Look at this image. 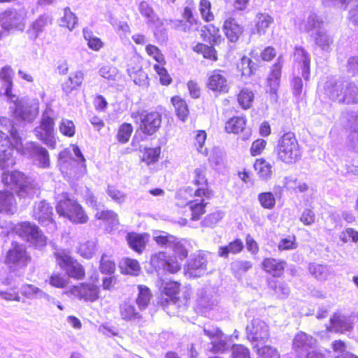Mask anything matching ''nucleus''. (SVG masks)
Segmentation results:
<instances>
[{"label": "nucleus", "instance_id": "nucleus-1", "mask_svg": "<svg viewBox=\"0 0 358 358\" xmlns=\"http://www.w3.org/2000/svg\"><path fill=\"white\" fill-rule=\"evenodd\" d=\"M277 159L291 165L296 164L302 157V150L294 133H284L278 140L275 148Z\"/></svg>", "mask_w": 358, "mask_h": 358}, {"label": "nucleus", "instance_id": "nucleus-2", "mask_svg": "<svg viewBox=\"0 0 358 358\" xmlns=\"http://www.w3.org/2000/svg\"><path fill=\"white\" fill-rule=\"evenodd\" d=\"M55 209L57 214L74 224H85L89 221V216L84 208L71 199L67 193L62 194L57 202Z\"/></svg>", "mask_w": 358, "mask_h": 358}, {"label": "nucleus", "instance_id": "nucleus-3", "mask_svg": "<svg viewBox=\"0 0 358 358\" xmlns=\"http://www.w3.org/2000/svg\"><path fill=\"white\" fill-rule=\"evenodd\" d=\"M2 182L15 191L20 198L29 197L34 193V185L29 178L18 171H5L1 176Z\"/></svg>", "mask_w": 358, "mask_h": 358}, {"label": "nucleus", "instance_id": "nucleus-4", "mask_svg": "<svg viewBox=\"0 0 358 358\" xmlns=\"http://www.w3.org/2000/svg\"><path fill=\"white\" fill-rule=\"evenodd\" d=\"M131 117L136 122L140 119L138 130L145 136L156 134L162 127V115L157 110H136L131 113Z\"/></svg>", "mask_w": 358, "mask_h": 358}, {"label": "nucleus", "instance_id": "nucleus-5", "mask_svg": "<svg viewBox=\"0 0 358 358\" xmlns=\"http://www.w3.org/2000/svg\"><path fill=\"white\" fill-rule=\"evenodd\" d=\"M16 234L25 241L36 248H43L48 244V237L35 224L29 221L21 222L17 224Z\"/></svg>", "mask_w": 358, "mask_h": 358}, {"label": "nucleus", "instance_id": "nucleus-6", "mask_svg": "<svg viewBox=\"0 0 358 358\" xmlns=\"http://www.w3.org/2000/svg\"><path fill=\"white\" fill-rule=\"evenodd\" d=\"M31 256L27 251V247L18 242L14 241L5 256V263L14 269L25 268L31 262Z\"/></svg>", "mask_w": 358, "mask_h": 358}, {"label": "nucleus", "instance_id": "nucleus-7", "mask_svg": "<svg viewBox=\"0 0 358 358\" xmlns=\"http://www.w3.org/2000/svg\"><path fill=\"white\" fill-rule=\"evenodd\" d=\"M181 287V283L178 281L170 280L162 282L159 287L160 294L166 298L160 300L161 304L167 306L169 302H172L178 308L185 306L188 299L186 296H180Z\"/></svg>", "mask_w": 358, "mask_h": 358}, {"label": "nucleus", "instance_id": "nucleus-8", "mask_svg": "<svg viewBox=\"0 0 358 358\" xmlns=\"http://www.w3.org/2000/svg\"><path fill=\"white\" fill-rule=\"evenodd\" d=\"M150 265L157 272H162L163 274H175L180 271L182 266L178 260L164 251L152 255L150 257Z\"/></svg>", "mask_w": 358, "mask_h": 358}, {"label": "nucleus", "instance_id": "nucleus-9", "mask_svg": "<svg viewBox=\"0 0 358 358\" xmlns=\"http://www.w3.org/2000/svg\"><path fill=\"white\" fill-rule=\"evenodd\" d=\"M207 167L205 164L199 165L192 171V184L196 187L194 191V197H203L210 199L213 195V190L209 187V182L206 176Z\"/></svg>", "mask_w": 358, "mask_h": 358}, {"label": "nucleus", "instance_id": "nucleus-10", "mask_svg": "<svg viewBox=\"0 0 358 358\" xmlns=\"http://www.w3.org/2000/svg\"><path fill=\"white\" fill-rule=\"evenodd\" d=\"M69 296H73L80 301L94 302L99 298L100 289L98 286L88 282H81L73 285L66 292Z\"/></svg>", "mask_w": 358, "mask_h": 358}, {"label": "nucleus", "instance_id": "nucleus-11", "mask_svg": "<svg viewBox=\"0 0 358 358\" xmlns=\"http://www.w3.org/2000/svg\"><path fill=\"white\" fill-rule=\"evenodd\" d=\"M246 337L250 342L266 341L270 338L269 326L259 318H254L247 325Z\"/></svg>", "mask_w": 358, "mask_h": 358}, {"label": "nucleus", "instance_id": "nucleus-12", "mask_svg": "<svg viewBox=\"0 0 358 358\" xmlns=\"http://www.w3.org/2000/svg\"><path fill=\"white\" fill-rule=\"evenodd\" d=\"M283 68V59L280 56L269 69L268 76L266 79V92L274 96H277L280 85L282 72Z\"/></svg>", "mask_w": 358, "mask_h": 358}, {"label": "nucleus", "instance_id": "nucleus-13", "mask_svg": "<svg viewBox=\"0 0 358 358\" xmlns=\"http://www.w3.org/2000/svg\"><path fill=\"white\" fill-rule=\"evenodd\" d=\"M206 86L217 95L227 94L230 90V85L224 71L218 69L211 71L208 77Z\"/></svg>", "mask_w": 358, "mask_h": 358}, {"label": "nucleus", "instance_id": "nucleus-14", "mask_svg": "<svg viewBox=\"0 0 358 358\" xmlns=\"http://www.w3.org/2000/svg\"><path fill=\"white\" fill-rule=\"evenodd\" d=\"M207 255L203 251H199L187 261L185 273L192 278L201 277L207 270Z\"/></svg>", "mask_w": 358, "mask_h": 358}, {"label": "nucleus", "instance_id": "nucleus-15", "mask_svg": "<svg viewBox=\"0 0 358 358\" xmlns=\"http://www.w3.org/2000/svg\"><path fill=\"white\" fill-rule=\"evenodd\" d=\"M55 127V118L45 111L42 114L39 124L34 128V132L38 139L47 143L54 136Z\"/></svg>", "mask_w": 358, "mask_h": 358}, {"label": "nucleus", "instance_id": "nucleus-16", "mask_svg": "<svg viewBox=\"0 0 358 358\" xmlns=\"http://www.w3.org/2000/svg\"><path fill=\"white\" fill-rule=\"evenodd\" d=\"M127 71L135 84L140 86L148 84L149 78L148 74L143 71L139 57L134 56L128 60Z\"/></svg>", "mask_w": 358, "mask_h": 358}, {"label": "nucleus", "instance_id": "nucleus-17", "mask_svg": "<svg viewBox=\"0 0 358 358\" xmlns=\"http://www.w3.org/2000/svg\"><path fill=\"white\" fill-rule=\"evenodd\" d=\"M15 164L13 147L8 135L0 131V169H5Z\"/></svg>", "mask_w": 358, "mask_h": 358}, {"label": "nucleus", "instance_id": "nucleus-18", "mask_svg": "<svg viewBox=\"0 0 358 358\" xmlns=\"http://www.w3.org/2000/svg\"><path fill=\"white\" fill-rule=\"evenodd\" d=\"M32 217L41 226L55 223L53 208L50 204L44 201H40L34 206Z\"/></svg>", "mask_w": 358, "mask_h": 358}, {"label": "nucleus", "instance_id": "nucleus-19", "mask_svg": "<svg viewBox=\"0 0 358 358\" xmlns=\"http://www.w3.org/2000/svg\"><path fill=\"white\" fill-rule=\"evenodd\" d=\"M286 266L287 263L285 260L274 257H265L261 263L262 269L266 273L275 278L282 276Z\"/></svg>", "mask_w": 358, "mask_h": 358}, {"label": "nucleus", "instance_id": "nucleus-20", "mask_svg": "<svg viewBox=\"0 0 358 358\" xmlns=\"http://www.w3.org/2000/svg\"><path fill=\"white\" fill-rule=\"evenodd\" d=\"M150 234L148 233L129 232L126 235V241L129 247L137 252L142 254L149 241Z\"/></svg>", "mask_w": 358, "mask_h": 358}, {"label": "nucleus", "instance_id": "nucleus-21", "mask_svg": "<svg viewBox=\"0 0 358 358\" xmlns=\"http://www.w3.org/2000/svg\"><path fill=\"white\" fill-rule=\"evenodd\" d=\"M247 124L245 115H234L225 122L224 130L228 134L238 135L247 129Z\"/></svg>", "mask_w": 358, "mask_h": 358}, {"label": "nucleus", "instance_id": "nucleus-22", "mask_svg": "<svg viewBox=\"0 0 358 358\" xmlns=\"http://www.w3.org/2000/svg\"><path fill=\"white\" fill-rule=\"evenodd\" d=\"M222 29L225 36L231 43L237 42L243 33V27L232 17L224 20Z\"/></svg>", "mask_w": 358, "mask_h": 358}, {"label": "nucleus", "instance_id": "nucleus-23", "mask_svg": "<svg viewBox=\"0 0 358 358\" xmlns=\"http://www.w3.org/2000/svg\"><path fill=\"white\" fill-rule=\"evenodd\" d=\"M11 72L12 69L9 66H3L1 69L2 84L0 87V96H5L10 100H13L15 97V95L12 92L13 82L10 74Z\"/></svg>", "mask_w": 358, "mask_h": 358}, {"label": "nucleus", "instance_id": "nucleus-24", "mask_svg": "<svg viewBox=\"0 0 358 358\" xmlns=\"http://www.w3.org/2000/svg\"><path fill=\"white\" fill-rule=\"evenodd\" d=\"M21 21L20 15L14 9H7L0 13V22L2 28L9 31L18 27Z\"/></svg>", "mask_w": 358, "mask_h": 358}, {"label": "nucleus", "instance_id": "nucleus-25", "mask_svg": "<svg viewBox=\"0 0 358 358\" xmlns=\"http://www.w3.org/2000/svg\"><path fill=\"white\" fill-rule=\"evenodd\" d=\"M84 80V73L81 71H75L62 84V92L69 96L73 92L78 90Z\"/></svg>", "mask_w": 358, "mask_h": 358}, {"label": "nucleus", "instance_id": "nucleus-26", "mask_svg": "<svg viewBox=\"0 0 358 358\" xmlns=\"http://www.w3.org/2000/svg\"><path fill=\"white\" fill-rule=\"evenodd\" d=\"M331 326L327 328L328 331H335L336 332L344 333L352 329L353 325L348 318L339 313H334L329 320Z\"/></svg>", "mask_w": 358, "mask_h": 358}, {"label": "nucleus", "instance_id": "nucleus-27", "mask_svg": "<svg viewBox=\"0 0 358 358\" xmlns=\"http://www.w3.org/2000/svg\"><path fill=\"white\" fill-rule=\"evenodd\" d=\"M203 41L211 45H219L224 41L220 32V29L214 24H208L203 27L200 33Z\"/></svg>", "mask_w": 358, "mask_h": 358}, {"label": "nucleus", "instance_id": "nucleus-28", "mask_svg": "<svg viewBox=\"0 0 358 358\" xmlns=\"http://www.w3.org/2000/svg\"><path fill=\"white\" fill-rule=\"evenodd\" d=\"M215 45H208L199 42L192 47V50L197 55L210 62H216L219 59L217 50L215 48Z\"/></svg>", "mask_w": 358, "mask_h": 358}, {"label": "nucleus", "instance_id": "nucleus-29", "mask_svg": "<svg viewBox=\"0 0 358 358\" xmlns=\"http://www.w3.org/2000/svg\"><path fill=\"white\" fill-rule=\"evenodd\" d=\"M171 103L177 117L182 122L187 121L190 113L187 101L182 96L176 95L171 98Z\"/></svg>", "mask_w": 358, "mask_h": 358}, {"label": "nucleus", "instance_id": "nucleus-30", "mask_svg": "<svg viewBox=\"0 0 358 358\" xmlns=\"http://www.w3.org/2000/svg\"><path fill=\"white\" fill-rule=\"evenodd\" d=\"M140 162L150 166L158 162L161 155V148L159 146H145L140 150Z\"/></svg>", "mask_w": 358, "mask_h": 358}, {"label": "nucleus", "instance_id": "nucleus-31", "mask_svg": "<svg viewBox=\"0 0 358 358\" xmlns=\"http://www.w3.org/2000/svg\"><path fill=\"white\" fill-rule=\"evenodd\" d=\"M313 341L312 336L303 331H299L294 336L292 341V349L295 352L300 354L308 348H312Z\"/></svg>", "mask_w": 358, "mask_h": 358}, {"label": "nucleus", "instance_id": "nucleus-32", "mask_svg": "<svg viewBox=\"0 0 358 358\" xmlns=\"http://www.w3.org/2000/svg\"><path fill=\"white\" fill-rule=\"evenodd\" d=\"M200 198V199L191 200L189 203L188 208L190 211V220L192 221L199 220L206 213L208 202H206L205 200L207 199Z\"/></svg>", "mask_w": 358, "mask_h": 358}, {"label": "nucleus", "instance_id": "nucleus-33", "mask_svg": "<svg viewBox=\"0 0 358 358\" xmlns=\"http://www.w3.org/2000/svg\"><path fill=\"white\" fill-rule=\"evenodd\" d=\"M244 249V244L241 239L236 238L230 241L227 245L218 248V255L220 257L228 258L230 254L237 255Z\"/></svg>", "mask_w": 358, "mask_h": 358}, {"label": "nucleus", "instance_id": "nucleus-34", "mask_svg": "<svg viewBox=\"0 0 358 358\" xmlns=\"http://www.w3.org/2000/svg\"><path fill=\"white\" fill-rule=\"evenodd\" d=\"M236 68L238 72L242 77L249 78L257 71L258 65L250 57L243 56L237 64Z\"/></svg>", "mask_w": 358, "mask_h": 358}, {"label": "nucleus", "instance_id": "nucleus-35", "mask_svg": "<svg viewBox=\"0 0 358 358\" xmlns=\"http://www.w3.org/2000/svg\"><path fill=\"white\" fill-rule=\"evenodd\" d=\"M119 267L122 274L130 275H138L141 267L139 262L133 258L125 257L120 262Z\"/></svg>", "mask_w": 358, "mask_h": 358}, {"label": "nucleus", "instance_id": "nucleus-36", "mask_svg": "<svg viewBox=\"0 0 358 358\" xmlns=\"http://www.w3.org/2000/svg\"><path fill=\"white\" fill-rule=\"evenodd\" d=\"M253 166L259 178L268 180L271 178L273 175V166L265 158L261 157L257 159L254 162Z\"/></svg>", "mask_w": 358, "mask_h": 358}, {"label": "nucleus", "instance_id": "nucleus-37", "mask_svg": "<svg viewBox=\"0 0 358 358\" xmlns=\"http://www.w3.org/2000/svg\"><path fill=\"white\" fill-rule=\"evenodd\" d=\"M236 99L240 107L246 110L252 108L255 101V94L250 89L243 87L237 94Z\"/></svg>", "mask_w": 358, "mask_h": 358}, {"label": "nucleus", "instance_id": "nucleus-38", "mask_svg": "<svg viewBox=\"0 0 358 358\" xmlns=\"http://www.w3.org/2000/svg\"><path fill=\"white\" fill-rule=\"evenodd\" d=\"M120 314L124 321H131L141 319V315L136 310L134 304L124 302L120 306Z\"/></svg>", "mask_w": 358, "mask_h": 358}, {"label": "nucleus", "instance_id": "nucleus-39", "mask_svg": "<svg viewBox=\"0 0 358 358\" xmlns=\"http://www.w3.org/2000/svg\"><path fill=\"white\" fill-rule=\"evenodd\" d=\"M138 289V294L136 299V303L140 310H144L150 302L152 294L150 289L145 285H139Z\"/></svg>", "mask_w": 358, "mask_h": 358}, {"label": "nucleus", "instance_id": "nucleus-40", "mask_svg": "<svg viewBox=\"0 0 358 358\" xmlns=\"http://www.w3.org/2000/svg\"><path fill=\"white\" fill-rule=\"evenodd\" d=\"M192 196H194V192L190 187L180 189L175 196L176 205L180 208L188 206Z\"/></svg>", "mask_w": 358, "mask_h": 358}, {"label": "nucleus", "instance_id": "nucleus-41", "mask_svg": "<svg viewBox=\"0 0 358 358\" xmlns=\"http://www.w3.org/2000/svg\"><path fill=\"white\" fill-rule=\"evenodd\" d=\"M253 348L257 355V358H280V355L276 348L269 345L259 346L256 344Z\"/></svg>", "mask_w": 358, "mask_h": 358}, {"label": "nucleus", "instance_id": "nucleus-42", "mask_svg": "<svg viewBox=\"0 0 358 358\" xmlns=\"http://www.w3.org/2000/svg\"><path fill=\"white\" fill-rule=\"evenodd\" d=\"M133 126L131 123L124 122L120 125L117 129L115 138L121 144H125L129 142L133 133Z\"/></svg>", "mask_w": 358, "mask_h": 358}, {"label": "nucleus", "instance_id": "nucleus-43", "mask_svg": "<svg viewBox=\"0 0 358 358\" xmlns=\"http://www.w3.org/2000/svg\"><path fill=\"white\" fill-rule=\"evenodd\" d=\"M66 273L70 278L76 280H83L86 276L85 267L77 259L75 260L69 268H66Z\"/></svg>", "mask_w": 358, "mask_h": 358}, {"label": "nucleus", "instance_id": "nucleus-44", "mask_svg": "<svg viewBox=\"0 0 358 358\" xmlns=\"http://www.w3.org/2000/svg\"><path fill=\"white\" fill-rule=\"evenodd\" d=\"M171 246L173 250V255L171 256L178 260L182 264V262L187 259L189 255L188 248L182 241H179L178 238L176 239Z\"/></svg>", "mask_w": 358, "mask_h": 358}, {"label": "nucleus", "instance_id": "nucleus-45", "mask_svg": "<svg viewBox=\"0 0 358 358\" xmlns=\"http://www.w3.org/2000/svg\"><path fill=\"white\" fill-rule=\"evenodd\" d=\"M199 10L202 20L206 22H210L215 20V15L212 11V4L210 0H200Z\"/></svg>", "mask_w": 358, "mask_h": 358}, {"label": "nucleus", "instance_id": "nucleus-46", "mask_svg": "<svg viewBox=\"0 0 358 358\" xmlns=\"http://www.w3.org/2000/svg\"><path fill=\"white\" fill-rule=\"evenodd\" d=\"M116 270L115 262L113 260L112 257L106 254H103L99 265V271L103 274L112 275Z\"/></svg>", "mask_w": 358, "mask_h": 358}, {"label": "nucleus", "instance_id": "nucleus-47", "mask_svg": "<svg viewBox=\"0 0 358 358\" xmlns=\"http://www.w3.org/2000/svg\"><path fill=\"white\" fill-rule=\"evenodd\" d=\"M96 245L94 241H87L81 243L78 248V253L85 259H91L96 253Z\"/></svg>", "mask_w": 358, "mask_h": 358}, {"label": "nucleus", "instance_id": "nucleus-48", "mask_svg": "<svg viewBox=\"0 0 358 358\" xmlns=\"http://www.w3.org/2000/svg\"><path fill=\"white\" fill-rule=\"evenodd\" d=\"M95 218L102 220L109 225H115L119 223L117 214L111 210H103L95 214Z\"/></svg>", "mask_w": 358, "mask_h": 358}, {"label": "nucleus", "instance_id": "nucleus-49", "mask_svg": "<svg viewBox=\"0 0 358 358\" xmlns=\"http://www.w3.org/2000/svg\"><path fill=\"white\" fill-rule=\"evenodd\" d=\"M147 55L152 58L157 64H166V61L162 50L153 44H147L145 48Z\"/></svg>", "mask_w": 358, "mask_h": 358}, {"label": "nucleus", "instance_id": "nucleus-50", "mask_svg": "<svg viewBox=\"0 0 358 358\" xmlns=\"http://www.w3.org/2000/svg\"><path fill=\"white\" fill-rule=\"evenodd\" d=\"M258 201L264 209L271 210L276 204V199L271 192H264L258 194Z\"/></svg>", "mask_w": 358, "mask_h": 358}, {"label": "nucleus", "instance_id": "nucleus-51", "mask_svg": "<svg viewBox=\"0 0 358 358\" xmlns=\"http://www.w3.org/2000/svg\"><path fill=\"white\" fill-rule=\"evenodd\" d=\"M60 25L63 27L67 28L69 30H73L78 23V18L76 15L71 10L70 8H66L64 11V16L61 18Z\"/></svg>", "mask_w": 358, "mask_h": 358}, {"label": "nucleus", "instance_id": "nucleus-52", "mask_svg": "<svg viewBox=\"0 0 358 358\" xmlns=\"http://www.w3.org/2000/svg\"><path fill=\"white\" fill-rule=\"evenodd\" d=\"M165 65L166 64H155L153 66V69L159 76L160 84L163 86H169L172 83L173 79L165 68Z\"/></svg>", "mask_w": 358, "mask_h": 358}, {"label": "nucleus", "instance_id": "nucleus-53", "mask_svg": "<svg viewBox=\"0 0 358 358\" xmlns=\"http://www.w3.org/2000/svg\"><path fill=\"white\" fill-rule=\"evenodd\" d=\"M83 36L85 39L87 41L88 47L94 50L99 51L103 47V42L98 37L93 36L92 32L87 29H83Z\"/></svg>", "mask_w": 358, "mask_h": 358}, {"label": "nucleus", "instance_id": "nucleus-54", "mask_svg": "<svg viewBox=\"0 0 358 358\" xmlns=\"http://www.w3.org/2000/svg\"><path fill=\"white\" fill-rule=\"evenodd\" d=\"M55 258L57 264L62 269L66 271V268H69L75 262L76 259L71 257L66 252H57L55 253Z\"/></svg>", "mask_w": 358, "mask_h": 358}, {"label": "nucleus", "instance_id": "nucleus-55", "mask_svg": "<svg viewBox=\"0 0 358 358\" xmlns=\"http://www.w3.org/2000/svg\"><path fill=\"white\" fill-rule=\"evenodd\" d=\"M15 202L14 195L9 191H0V213L9 211Z\"/></svg>", "mask_w": 358, "mask_h": 358}, {"label": "nucleus", "instance_id": "nucleus-56", "mask_svg": "<svg viewBox=\"0 0 358 358\" xmlns=\"http://www.w3.org/2000/svg\"><path fill=\"white\" fill-rule=\"evenodd\" d=\"M48 282L53 287L64 289L69 284V280L61 273L57 272L50 275Z\"/></svg>", "mask_w": 358, "mask_h": 358}, {"label": "nucleus", "instance_id": "nucleus-57", "mask_svg": "<svg viewBox=\"0 0 358 358\" xmlns=\"http://www.w3.org/2000/svg\"><path fill=\"white\" fill-rule=\"evenodd\" d=\"M211 348L209 351L213 354L223 353L227 350V341L226 336L220 334V336L214 341L210 342Z\"/></svg>", "mask_w": 358, "mask_h": 358}, {"label": "nucleus", "instance_id": "nucleus-58", "mask_svg": "<svg viewBox=\"0 0 358 358\" xmlns=\"http://www.w3.org/2000/svg\"><path fill=\"white\" fill-rule=\"evenodd\" d=\"M61 134L66 137H73L76 134V125L72 120L62 119L59 124Z\"/></svg>", "mask_w": 358, "mask_h": 358}, {"label": "nucleus", "instance_id": "nucleus-59", "mask_svg": "<svg viewBox=\"0 0 358 358\" xmlns=\"http://www.w3.org/2000/svg\"><path fill=\"white\" fill-rule=\"evenodd\" d=\"M177 238L165 231H159L158 234L154 236L155 243L161 247L172 245Z\"/></svg>", "mask_w": 358, "mask_h": 358}, {"label": "nucleus", "instance_id": "nucleus-60", "mask_svg": "<svg viewBox=\"0 0 358 358\" xmlns=\"http://www.w3.org/2000/svg\"><path fill=\"white\" fill-rule=\"evenodd\" d=\"M231 358H252L250 349L241 344H234L231 348Z\"/></svg>", "mask_w": 358, "mask_h": 358}, {"label": "nucleus", "instance_id": "nucleus-61", "mask_svg": "<svg viewBox=\"0 0 358 358\" xmlns=\"http://www.w3.org/2000/svg\"><path fill=\"white\" fill-rule=\"evenodd\" d=\"M343 97L345 98L343 103H357L358 102V89L349 85L344 88Z\"/></svg>", "mask_w": 358, "mask_h": 358}, {"label": "nucleus", "instance_id": "nucleus-62", "mask_svg": "<svg viewBox=\"0 0 358 358\" xmlns=\"http://www.w3.org/2000/svg\"><path fill=\"white\" fill-rule=\"evenodd\" d=\"M188 4V6L184 7L182 17L190 25L196 24L197 20L194 17V0H189Z\"/></svg>", "mask_w": 358, "mask_h": 358}, {"label": "nucleus", "instance_id": "nucleus-63", "mask_svg": "<svg viewBox=\"0 0 358 358\" xmlns=\"http://www.w3.org/2000/svg\"><path fill=\"white\" fill-rule=\"evenodd\" d=\"M343 94L344 87L338 86L336 84L333 85L329 89V96L333 101L343 103V101H345Z\"/></svg>", "mask_w": 358, "mask_h": 358}, {"label": "nucleus", "instance_id": "nucleus-64", "mask_svg": "<svg viewBox=\"0 0 358 358\" xmlns=\"http://www.w3.org/2000/svg\"><path fill=\"white\" fill-rule=\"evenodd\" d=\"M308 271L317 279L325 278L327 274V268L322 264L316 263H310L308 266Z\"/></svg>", "mask_w": 358, "mask_h": 358}]
</instances>
